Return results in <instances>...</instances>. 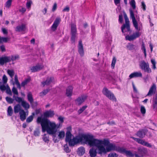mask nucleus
Returning a JSON list of instances; mask_svg holds the SVG:
<instances>
[{
	"instance_id": "f3484780",
	"label": "nucleus",
	"mask_w": 157,
	"mask_h": 157,
	"mask_svg": "<svg viewBox=\"0 0 157 157\" xmlns=\"http://www.w3.org/2000/svg\"><path fill=\"white\" fill-rule=\"evenodd\" d=\"M156 90V87L154 83L152 84L147 94V96H151L155 94Z\"/></svg>"
},
{
	"instance_id": "e433bc0d",
	"label": "nucleus",
	"mask_w": 157,
	"mask_h": 157,
	"mask_svg": "<svg viewBox=\"0 0 157 157\" xmlns=\"http://www.w3.org/2000/svg\"><path fill=\"white\" fill-rule=\"evenodd\" d=\"M30 81V78H27L25 79L21 83V86H22L24 87L27 84L29 83Z\"/></svg>"
},
{
	"instance_id": "2eb2a0df",
	"label": "nucleus",
	"mask_w": 157,
	"mask_h": 157,
	"mask_svg": "<svg viewBox=\"0 0 157 157\" xmlns=\"http://www.w3.org/2000/svg\"><path fill=\"white\" fill-rule=\"evenodd\" d=\"M44 68V66L43 64H38L30 67V69L32 72H35L42 69Z\"/></svg>"
},
{
	"instance_id": "1a4fd4ad",
	"label": "nucleus",
	"mask_w": 157,
	"mask_h": 157,
	"mask_svg": "<svg viewBox=\"0 0 157 157\" xmlns=\"http://www.w3.org/2000/svg\"><path fill=\"white\" fill-rule=\"evenodd\" d=\"M121 147L119 146H116L115 144H110L106 147L105 149L106 152H109L111 151H115L119 153Z\"/></svg>"
},
{
	"instance_id": "6ab92c4d",
	"label": "nucleus",
	"mask_w": 157,
	"mask_h": 157,
	"mask_svg": "<svg viewBox=\"0 0 157 157\" xmlns=\"http://www.w3.org/2000/svg\"><path fill=\"white\" fill-rule=\"evenodd\" d=\"M26 29V25L24 24H22L21 25L17 26L15 28V31L18 32H24Z\"/></svg>"
},
{
	"instance_id": "13d9d810",
	"label": "nucleus",
	"mask_w": 157,
	"mask_h": 157,
	"mask_svg": "<svg viewBox=\"0 0 157 157\" xmlns=\"http://www.w3.org/2000/svg\"><path fill=\"white\" fill-rule=\"evenodd\" d=\"M19 58V56L17 55L15 56H11V59H10L11 60L14 61L16 60L17 59Z\"/></svg>"
},
{
	"instance_id": "9b49d317",
	"label": "nucleus",
	"mask_w": 157,
	"mask_h": 157,
	"mask_svg": "<svg viewBox=\"0 0 157 157\" xmlns=\"http://www.w3.org/2000/svg\"><path fill=\"white\" fill-rule=\"evenodd\" d=\"M140 33L138 31L131 35H127L125 36V39L131 41L135 39L136 38L139 37L140 35Z\"/></svg>"
},
{
	"instance_id": "f03ea898",
	"label": "nucleus",
	"mask_w": 157,
	"mask_h": 157,
	"mask_svg": "<svg viewBox=\"0 0 157 157\" xmlns=\"http://www.w3.org/2000/svg\"><path fill=\"white\" fill-rule=\"evenodd\" d=\"M109 144V141L108 140H102L96 139L93 135L88 134L86 144L90 146H95L97 147L98 154L106 153V151L103 144L107 146Z\"/></svg>"
},
{
	"instance_id": "f8f14e48",
	"label": "nucleus",
	"mask_w": 157,
	"mask_h": 157,
	"mask_svg": "<svg viewBox=\"0 0 157 157\" xmlns=\"http://www.w3.org/2000/svg\"><path fill=\"white\" fill-rule=\"evenodd\" d=\"M119 153L125 154L127 156L133 157L134 156V154L132 153L131 151L130 150H127L126 149L123 147H121Z\"/></svg>"
},
{
	"instance_id": "69168bd1",
	"label": "nucleus",
	"mask_w": 157,
	"mask_h": 157,
	"mask_svg": "<svg viewBox=\"0 0 157 157\" xmlns=\"http://www.w3.org/2000/svg\"><path fill=\"white\" fill-rule=\"evenodd\" d=\"M70 10V8L68 6H66L63 10V12H68Z\"/></svg>"
},
{
	"instance_id": "052dcab7",
	"label": "nucleus",
	"mask_w": 157,
	"mask_h": 157,
	"mask_svg": "<svg viewBox=\"0 0 157 157\" xmlns=\"http://www.w3.org/2000/svg\"><path fill=\"white\" fill-rule=\"evenodd\" d=\"M40 134V132L38 130H35L34 132V135L35 136H38Z\"/></svg>"
},
{
	"instance_id": "de8ad7c7",
	"label": "nucleus",
	"mask_w": 157,
	"mask_h": 157,
	"mask_svg": "<svg viewBox=\"0 0 157 157\" xmlns=\"http://www.w3.org/2000/svg\"><path fill=\"white\" fill-rule=\"evenodd\" d=\"M6 90L7 94H9L10 95H12V93L11 90L9 86L8 85H7V88Z\"/></svg>"
},
{
	"instance_id": "a18cd8bd",
	"label": "nucleus",
	"mask_w": 157,
	"mask_h": 157,
	"mask_svg": "<svg viewBox=\"0 0 157 157\" xmlns=\"http://www.w3.org/2000/svg\"><path fill=\"white\" fill-rule=\"evenodd\" d=\"M3 84H6L7 82L8 78L5 75H4L2 78Z\"/></svg>"
},
{
	"instance_id": "338daca9",
	"label": "nucleus",
	"mask_w": 157,
	"mask_h": 157,
	"mask_svg": "<svg viewBox=\"0 0 157 157\" xmlns=\"http://www.w3.org/2000/svg\"><path fill=\"white\" fill-rule=\"evenodd\" d=\"M0 49L2 52H4L6 51V48L5 46L3 45H2L0 46Z\"/></svg>"
},
{
	"instance_id": "6e6d98bb",
	"label": "nucleus",
	"mask_w": 157,
	"mask_h": 157,
	"mask_svg": "<svg viewBox=\"0 0 157 157\" xmlns=\"http://www.w3.org/2000/svg\"><path fill=\"white\" fill-rule=\"evenodd\" d=\"M30 104L33 108L36 107L38 105L37 102L36 101L34 102L33 101L32 103Z\"/></svg>"
},
{
	"instance_id": "c03bdc74",
	"label": "nucleus",
	"mask_w": 157,
	"mask_h": 157,
	"mask_svg": "<svg viewBox=\"0 0 157 157\" xmlns=\"http://www.w3.org/2000/svg\"><path fill=\"white\" fill-rule=\"evenodd\" d=\"M3 84L2 85L0 86V90L2 92H4L6 90L7 88V85L6 86Z\"/></svg>"
},
{
	"instance_id": "bb28decb",
	"label": "nucleus",
	"mask_w": 157,
	"mask_h": 157,
	"mask_svg": "<svg viewBox=\"0 0 157 157\" xmlns=\"http://www.w3.org/2000/svg\"><path fill=\"white\" fill-rule=\"evenodd\" d=\"M27 97L28 101L30 103H32L33 101V95L31 92H29L27 93Z\"/></svg>"
},
{
	"instance_id": "a878e982",
	"label": "nucleus",
	"mask_w": 157,
	"mask_h": 157,
	"mask_svg": "<svg viewBox=\"0 0 157 157\" xmlns=\"http://www.w3.org/2000/svg\"><path fill=\"white\" fill-rule=\"evenodd\" d=\"M21 109H21L20 105L19 104H17L14 107L13 110L15 113H19Z\"/></svg>"
},
{
	"instance_id": "6e6552de",
	"label": "nucleus",
	"mask_w": 157,
	"mask_h": 157,
	"mask_svg": "<svg viewBox=\"0 0 157 157\" xmlns=\"http://www.w3.org/2000/svg\"><path fill=\"white\" fill-rule=\"evenodd\" d=\"M129 12L130 17L132 19V22L134 27L136 30L138 31H140L141 29L140 27V26L138 27V23L136 20L133 11L132 10L130 9L129 10Z\"/></svg>"
},
{
	"instance_id": "603ef678",
	"label": "nucleus",
	"mask_w": 157,
	"mask_h": 157,
	"mask_svg": "<svg viewBox=\"0 0 157 157\" xmlns=\"http://www.w3.org/2000/svg\"><path fill=\"white\" fill-rule=\"evenodd\" d=\"M152 103L157 105V94H155V97L153 98Z\"/></svg>"
},
{
	"instance_id": "bf43d9fd",
	"label": "nucleus",
	"mask_w": 157,
	"mask_h": 157,
	"mask_svg": "<svg viewBox=\"0 0 157 157\" xmlns=\"http://www.w3.org/2000/svg\"><path fill=\"white\" fill-rule=\"evenodd\" d=\"M57 7V3L56 2H55V3H54L53 5V8L52 9V11L53 12L55 11L56 10Z\"/></svg>"
},
{
	"instance_id": "49530a36",
	"label": "nucleus",
	"mask_w": 157,
	"mask_h": 157,
	"mask_svg": "<svg viewBox=\"0 0 157 157\" xmlns=\"http://www.w3.org/2000/svg\"><path fill=\"white\" fill-rule=\"evenodd\" d=\"M130 5L133 9H135L136 8V2L134 0H131Z\"/></svg>"
},
{
	"instance_id": "680f3d73",
	"label": "nucleus",
	"mask_w": 157,
	"mask_h": 157,
	"mask_svg": "<svg viewBox=\"0 0 157 157\" xmlns=\"http://www.w3.org/2000/svg\"><path fill=\"white\" fill-rule=\"evenodd\" d=\"M141 6L142 8L143 9L144 11H145L146 10V6L144 2H141Z\"/></svg>"
},
{
	"instance_id": "37998d69",
	"label": "nucleus",
	"mask_w": 157,
	"mask_h": 157,
	"mask_svg": "<svg viewBox=\"0 0 157 157\" xmlns=\"http://www.w3.org/2000/svg\"><path fill=\"white\" fill-rule=\"evenodd\" d=\"M12 2V0H8L6 3L5 6L9 8L11 5Z\"/></svg>"
},
{
	"instance_id": "ddd939ff",
	"label": "nucleus",
	"mask_w": 157,
	"mask_h": 157,
	"mask_svg": "<svg viewBox=\"0 0 157 157\" xmlns=\"http://www.w3.org/2000/svg\"><path fill=\"white\" fill-rule=\"evenodd\" d=\"M147 130L146 129H140L136 134V135L140 138H143L145 137Z\"/></svg>"
},
{
	"instance_id": "ea45409f",
	"label": "nucleus",
	"mask_w": 157,
	"mask_h": 157,
	"mask_svg": "<svg viewBox=\"0 0 157 157\" xmlns=\"http://www.w3.org/2000/svg\"><path fill=\"white\" fill-rule=\"evenodd\" d=\"M87 107V105H84L83 106L82 108H80L78 111V114L82 113Z\"/></svg>"
},
{
	"instance_id": "09e8293b",
	"label": "nucleus",
	"mask_w": 157,
	"mask_h": 157,
	"mask_svg": "<svg viewBox=\"0 0 157 157\" xmlns=\"http://www.w3.org/2000/svg\"><path fill=\"white\" fill-rule=\"evenodd\" d=\"M64 150L67 153L70 152L71 150L69 149L67 145H65L64 146Z\"/></svg>"
},
{
	"instance_id": "473e14b6",
	"label": "nucleus",
	"mask_w": 157,
	"mask_h": 157,
	"mask_svg": "<svg viewBox=\"0 0 157 157\" xmlns=\"http://www.w3.org/2000/svg\"><path fill=\"white\" fill-rule=\"evenodd\" d=\"M35 115V113H32V114L29 116L26 119V121L27 123H29L30 122H32L34 118V116Z\"/></svg>"
},
{
	"instance_id": "7ed1b4c3",
	"label": "nucleus",
	"mask_w": 157,
	"mask_h": 157,
	"mask_svg": "<svg viewBox=\"0 0 157 157\" xmlns=\"http://www.w3.org/2000/svg\"><path fill=\"white\" fill-rule=\"evenodd\" d=\"M67 131L66 133L65 141L68 143L70 147H73L80 142L87 144L88 134H81L71 139L72 135L71 133L72 128L70 126L67 128Z\"/></svg>"
},
{
	"instance_id": "c756f323",
	"label": "nucleus",
	"mask_w": 157,
	"mask_h": 157,
	"mask_svg": "<svg viewBox=\"0 0 157 157\" xmlns=\"http://www.w3.org/2000/svg\"><path fill=\"white\" fill-rule=\"evenodd\" d=\"M21 105L25 110H28L30 107L29 104L25 101H22Z\"/></svg>"
},
{
	"instance_id": "79ce46f5",
	"label": "nucleus",
	"mask_w": 157,
	"mask_h": 157,
	"mask_svg": "<svg viewBox=\"0 0 157 157\" xmlns=\"http://www.w3.org/2000/svg\"><path fill=\"white\" fill-rule=\"evenodd\" d=\"M8 38L7 37H1L0 36V43H6L8 41Z\"/></svg>"
},
{
	"instance_id": "412c9836",
	"label": "nucleus",
	"mask_w": 157,
	"mask_h": 157,
	"mask_svg": "<svg viewBox=\"0 0 157 157\" xmlns=\"http://www.w3.org/2000/svg\"><path fill=\"white\" fill-rule=\"evenodd\" d=\"M142 76V75L141 72H135L132 73L129 77L130 79H131L133 78L141 77Z\"/></svg>"
},
{
	"instance_id": "5fc2aeb1",
	"label": "nucleus",
	"mask_w": 157,
	"mask_h": 157,
	"mask_svg": "<svg viewBox=\"0 0 157 157\" xmlns=\"http://www.w3.org/2000/svg\"><path fill=\"white\" fill-rule=\"evenodd\" d=\"M32 3V1L31 0H29L28 2H27L26 4L27 8H30L31 7Z\"/></svg>"
},
{
	"instance_id": "c85d7f7f",
	"label": "nucleus",
	"mask_w": 157,
	"mask_h": 157,
	"mask_svg": "<svg viewBox=\"0 0 157 157\" xmlns=\"http://www.w3.org/2000/svg\"><path fill=\"white\" fill-rule=\"evenodd\" d=\"M42 139L45 143H48L49 141V136L46 134H44L43 136Z\"/></svg>"
},
{
	"instance_id": "3c124183",
	"label": "nucleus",
	"mask_w": 157,
	"mask_h": 157,
	"mask_svg": "<svg viewBox=\"0 0 157 157\" xmlns=\"http://www.w3.org/2000/svg\"><path fill=\"white\" fill-rule=\"evenodd\" d=\"M140 111L142 114H144L146 113V109L144 106H142L141 107Z\"/></svg>"
},
{
	"instance_id": "4d7b16f0",
	"label": "nucleus",
	"mask_w": 157,
	"mask_h": 157,
	"mask_svg": "<svg viewBox=\"0 0 157 157\" xmlns=\"http://www.w3.org/2000/svg\"><path fill=\"white\" fill-rule=\"evenodd\" d=\"M12 91L13 93L17 95L18 94V92L17 89L15 87H13L12 89Z\"/></svg>"
},
{
	"instance_id": "58836bf2",
	"label": "nucleus",
	"mask_w": 157,
	"mask_h": 157,
	"mask_svg": "<svg viewBox=\"0 0 157 157\" xmlns=\"http://www.w3.org/2000/svg\"><path fill=\"white\" fill-rule=\"evenodd\" d=\"M6 101L9 104H11L13 103L14 99H12V98L7 97L6 98Z\"/></svg>"
},
{
	"instance_id": "5701e85b",
	"label": "nucleus",
	"mask_w": 157,
	"mask_h": 157,
	"mask_svg": "<svg viewBox=\"0 0 157 157\" xmlns=\"http://www.w3.org/2000/svg\"><path fill=\"white\" fill-rule=\"evenodd\" d=\"M73 87L72 86H68L66 90V95L67 96L71 97L72 94Z\"/></svg>"
},
{
	"instance_id": "0e129e2a",
	"label": "nucleus",
	"mask_w": 157,
	"mask_h": 157,
	"mask_svg": "<svg viewBox=\"0 0 157 157\" xmlns=\"http://www.w3.org/2000/svg\"><path fill=\"white\" fill-rule=\"evenodd\" d=\"M141 50L143 51V52L146 51L145 45L144 43H142V45Z\"/></svg>"
},
{
	"instance_id": "423d86ee",
	"label": "nucleus",
	"mask_w": 157,
	"mask_h": 157,
	"mask_svg": "<svg viewBox=\"0 0 157 157\" xmlns=\"http://www.w3.org/2000/svg\"><path fill=\"white\" fill-rule=\"evenodd\" d=\"M71 41L72 43H75L77 32L76 25L75 24L71 23Z\"/></svg>"
},
{
	"instance_id": "f704fd0d",
	"label": "nucleus",
	"mask_w": 157,
	"mask_h": 157,
	"mask_svg": "<svg viewBox=\"0 0 157 157\" xmlns=\"http://www.w3.org/2000/svg\"><path fill=\"white\" fill-rule=\"evenodd\" d=\"M65 133L63 131H61L59 132L58 136L60 139H62L65 136Z\"/></svg>"
},
{
	"instance_id": "aec40b11",
	"label": "nucleus",
	"mask_w": 157,
	"mask_h": 157,
	"mask_svg": "<svg viewBox=\"0 0 157 157\" xmlns=\"http://www.w3.org/2000/svg\"><path fill=\"white\" fill-rule=\"evenodd\" d=\"M10 61V58L9 57L5 56L2 57L0 58V64L2 65H3L5 63Z\"/></svg>"
},
{
	"instance_id": "0eeeda50",
	"label": "nucleus",
	"mask_w": 157,
	"mask_h": 157,
	"mask_svg": "<svg viewBox=\"0 0 157 157\" xmlns=\"http://www.w3.org/2000/svg\"><path fill=\"white\" fill-rule=\"evenodd\" d=\"M140 68L145 72L149 73L151 72V69L150 68L148 63H146L144 60L142 61L140 64Z\"/></svg>"
},
{
	"instance_id": "393cba45",
	"label": "nucleus",
	"mask_w": 157,
	"mask_h": 157,
	"mask_svg": "<svg viewBox=\"0 0 157 157\" xmlns=\"http://www.w3.org/2000/svg\"><path fill=\"white\" fill-rule=\"evenodd\" d=\"M89 153L91 157H95L97 154L96 149L93 148L90 149L89 151Z\"/></svg>"
},
{
	"instance_id": "20e7f679",
	"label": "nucleus",
	"mask_w": 157,
	"mask_h": 157,
	"mask_svg": "<svg viewBox=\"0 0 157 157\" xmlns=\"http://www.w3.org/2000/svg\"><path fill=\"white\" fill-rule=\"evenodd\" d=\"M123 14L125 19V23L123 24L121 27V31L123 33H124L125 32H130L131 31L130 29L129 19L125 12H123Z\"/></svg>"
},
{
	"instance_id": "a211bd4d",
	"label": "nucleus",
	"mask_w": 157,
	"mask_h": 157,
	"mask_svg": "<svg viewBox=\"0 0 157 157\" xmlns=\"http://www.w3.org/2000/svg\"><path fill=\"white\" fill-rule=\"evenodd\" d=\"M61 19L59 18H56L51 26V29L53 31H54L56 29Z\"/></svg>"
},
{
	"instance_id": "7c9ffc66",
	"label": "nucleus",
	"mask_w": 157,
	"mask_h": 157,
	"mask_svg": "<svg viewBox=\"0 0 157 157\" xmlns=\"http://www.w3.org/2000/svg\"><path fill=\"white\" fill-rule=\"evenodd\" d=\"M14 80L15 84L17 86V87L20 89L21 88V85L18 81L17 75H15Z\"/></svg>"
},
{
	"instance_id": "39448f33",
	"label": "nucleus",
	"mask_w": 157,
	"mask_h": 157,
	"mask_svg": "<svg viewBox=\"0 0 157 157\" xmlns=\"http://www.w3.org/2000/svg\"><path fill=\"white\" fill-rule=\"evenodd\" d=\"M102 94L109 100L113 101H117V99L114 94L106 87H104L102 90Z\"/></svg>"
},
{
	"instance_id": "9d476101",
	"label": "nucleus",
	"mask_w": 157,
	"mask_h": 157,
	"mask_svg": "<svg viewBox=\"0 0 157 157\" xmlns=\"http://www.w3.org/2000/svg\"><path fill=\"white\" fill-rule=\"evenodd\" d=\"M131 138L133 139L139 144L147 146L148 147H151V145L148 143L145 142L144 140L139 138H136L133 136L131 137Z\"/></svg>"
},
{
	"instance_id": "cd10ccee",
	"label": "nucleus",
	"mask_w": 157,
	"mask_h": 157,
	"mask_svg": "<svg viewBox=\"0 0 157 157\" xmlns=\"http://www.w3.org/2000/svg\"><path fill=\"white\" fill-rule=\"evenodd\" d=\"M85 148L83 147H81L78 148V153L80 155H82L85 153Z\"/></svg>"
},
{
	"instance_id": "8fccbe9b",
	"label": "nucleus",
	"mask_w": 157,
	"mask_h": 157,
	"mask_svg": "<svg viewBox=\"0 0 157 157\" xmlns=\"http://www.w3.org/2000/svg\"><path fill=\"white\" fill-rule=\"evenodd\" d=\"M119 22L120 23H122L123 21V17L122 14H120L119 16Z\"/></svg>"
},
{
	"instance_id": "dca6fc26",
	"label": "nucleus",
	"mask_w": 157,
	"mask_h": 157,
	"mask_svg": "<svg viewBox=\"0 0 157 157\" xmlns=\"http://www.w3.org/2000/svg\"><path fill=\"white\" fill-rule=\"evenodd\" d=\"M86 98V96L82 95L81 96L78 97L75 100V102L78 105H80L85 101Z\"/></svg>"
},
{
	"instance_id": "864d4df0",
	"label": "nucleus",
	"mask_w": 157,
	"mask_h": 157,
	"mask_svg": "<svg viewBox=\"0 0 157 157\" xmlns=\"http://www.w3.org/2000/svg\"><path fill=\"white\" fill-rule=\"evenodd\" d=\"M116 62V59L115 57H114L112 61V62L111 63V66L113 67V68H114Z\"/></svg>"
},
{
	"instance_id": "b1692460",
	"label": "nucleus",
	"mask_w": 157,
	"mask_h": 157,
	"mask_svg": "<svg viewBox=\"0 0 157 157\" xmlns=\"http://www.w3.org/2000/svg\"><path fill=\"white\" fill-rule=\"evenodd\" d=\"M53 78L52 77L49 78H48L46 81L42 82L41 83L43 85V86H44L45 85H49L52 82Z\"/></svg>"
},
{
	"instance_id": "4c0bfd02",
	"label": "nucleus",
	"mask_w": 157,
	"mask_h": 157,
	"mask_svg": "<svg viewBox=\"0 0 157 157\" xmlns=\"http://www.w3.org/2000/svg\"><path fill=\"white\" fill-rule=\"evenodd\" d=\"M127 48L130 50H133L135 49V45L131 43H128L127 46Z\"/></svg>"
},
{
	"instance_id": "72a5a7b5",
	"label": "nucleus",
	"mask_w": 157,
	"mask_h": 157,
	"mask_svg": "<svg viewBox=\"0 0 157 157\" xmlns=\"http://www.w3.org/2000/svg\"><path fill=\"white\" fill-rule=\"evenodd\" d=\"M13 98H14L15 101L19 103H21V104L22 101H24L22 98L15 95L13 96Z\"/></svg>"
},
{
	"instance_id": "a19ab883",
	"label": "nucleus",
	"mask_w": 157,
	"mask_h": 157,
	"mask_svg": "<svg viewBox=\"0 0 157 157\" xmlns=\"http://www.w3.org/2000/svg\"><path fill=\"white\" fill-rule=\"evenodd\" d=\"M7 72L10 77L12 78L14 74V71L13 70H7Z\"/></svg>"
},
{
	"instance_id": "4468645a",
	"label": "nucleus",
	"mask_w": 157,
	"mask_h": 157,
	"mask_svg": "<svg viewBox=\"0 0 157 157\" xmlns=\"http://www.w3.org/2000/svg\"><path fill=\"white\" fill-rule=\"evenodd\" d=\"M78 48L79 54L81 57L83 56L84 55V48L81 40L79 41Z\"/></svg>"
},
{
	"instance_id": "774afa93",
	"label": "nucleus",
	"mask_w": 157,
	"mask_h": 157,
	"mask_svg": "<svg viewBox=\"0 0 157 157\" xmlns=\"http://www.w3.org/2000/svg\"><path fill=\"white\" fill-rule=\"evenodd\" d=\"M152 107L154 111H157V105L152 103Z\"/></svg>"
},
{
	"instance_id": "f257e3e1",
	"label": "nucleus",
	"mask_w": 157,
	"mask_h": 157,
	"mask_svg": "<svg viewBox=\"0 0 157 157\" xmlns=\"http://www.w3.org/2000/svg\"><path fill=\"white\" fill-rule=\"evenodd\" d=\"M55 114L53 111L49 110L44 113V118L38 117L37 120L38 123H40L42 129V131L44 132L46 131L50 135H53V140L55 142H58L59 140L56 138V133L57 129L59 128V124L58 126L54 122H51L47 119L48 117H52Z\"/></svg>"
},
{
	"instance_id": "e2e57ef3",
	"label": "nucleus",
	"mask_w": 157,
	"mask_h": 157,
	"mask_svg": "<svg viewBox=\"0 0 157 157\" xmlns=\"http://www.w3.org/2000/svg\"><path fill=\"white\" fill-rule=\"evenodd\" d=\"M108 157H117V154L115 153L109 154Z\"/></svg>"
},
{
	"instance_id": "2f4dec72",
	"label": "nucleus",
	"mask_w": 157,
	"mask_h": 157,
	"mask_svg": "<svg viewBox=\"0 0 157 157\" xmlns=\"http://www.w3.org/2000/svg\"><path fill=\"white\" fill-rule=\"evenodd\" d=\"M13 113V109L11 106L8 107L7 110V114L8 116H11Z\"/></svg>"
},
{
	"instance_id": "c9c22d12",
	"label": "nucleus",
	"mask_w": 157,
	"mask_h": 157,
	"mask_svg": "<svg viewBox=\"0 0 157 157\" xmlns=\"http://www.w3.org/2000/svg\"><path fill=\"white\" fill-rule=\"evenodd\" d=\"M49 90H50L49 89H47L44 90L42 91L40 93V96L41 97L44 96L45 95H46Z\"/></svg>"
},
{
	"instance_id": "4be33fe9",
	"label": "nucleus",
	"mask_w": 157,
	"mask_h": 157,
	"mask_svg": "<svg viewBox=\"0 0 157 157\" xmlns=\"http://www.w3.org/2000/svg\"><path fill=\"white\" fill-rule=\"evenodd\" d=\"M20 119L22 121H24L26 118V113L23 109H21L19 113Z\"/></svg>"
}]
</instances>
